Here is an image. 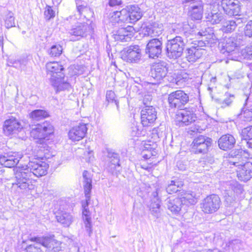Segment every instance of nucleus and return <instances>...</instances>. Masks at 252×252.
Wrapping results in <instances>:
<instances>
[{"mask_svg": "<svg viewBox=\"0 0 252 252\" xmlns=\"http://www.w3.org/2000/svg\"><path fill=\"white\" fill-rule=\"evenodd\" d=\"M32 242H36L35 246L41 245L46 248L47 252H59L61 250V243L55 239L53 237H34L30 238Z\"/></svg>", "mask_w": 252, "mask_h": 252, "instance_id": "nucleus-10", "label": "nucleus"}, {"mask_svg": "<svg viewBox=\"0 0 252 252\" xmlns=\"http://www.w3.org/2000/svg\"><path fill=\"white\" fill-rule=\"evenodd\" d=\"M163 43L161 39L154 38L149 40L146 44V53L150 58L156 59L161 55Z\"/></svg>", "mask_w": 252, "mask_h": 252, "instance_id": "nucleus-13", "label": "nucleus"}, {"mask_svg": "<svg viewBox=\"0 0 252 252\" xmlns=\"http://www.w3.org/2000/svg\"><path fill=\"white\" fill-rule=\"evenodd\" d=\"M201 56L200 50L196 47L192 46L187 49L186 56L187 61L189 62H195Z\"/></svg>", "mask_w": 252, "mask_h": 252, "instance_id": "nucleus-29", "label": "nucleus"}, {"mask_svg": "<svg viewBox=\"0 0 252 252\" xmlns=\"http://www.w3.org/2000/svg\"><path fill=\"white\" fill-rule=\"evenodd\" d=\"M220 206V197L216 193L207 195L200 204L201 211L205 214H211L217 212Z\"/></svg>", "mask_w": 252, "mask_h": 252, "instance_id": "nucleus-6", "label": "nucleus"}, {"mask_svg": "<svg viewBox=\"0 0 252 252\" xmlns=\"http://www.w3.org/2000/svg\"><path fill=\"white\" fill-rule=\"evenodd\" d=\"M185 47L184 39L181 37L176 36L166 43V54L170 58L177 59L183 54Z\"/></svg>", "mask_w": 252, "mask_h": 252, "instance_id": "nucleus-8", "label": "nucleus"}, {"mask_svg": "<svg viewBox=\"0 0 252 252\" xmlns=\"http://www.w3.org/2000/svg\"><path fill=\"white\" fill-rule=\"evenodd\" d=\"M161 33H162V32H161V31H159V32H157V35L158 36H159V35H160V34H161Z\"/></svg>", "mask_w": 252, "mask_h": 252, "instance_id": "nucleus-53", "label": "nucleus"}, {"mask_svg": "<svg viewBox=\"0 0 252 252\" xmlns=\"http://www.w3.org/2000/svg\"><path fill=\"white\" fill-rule=\"evenodd\" d=\"M181 193V196L174 198L173 200H170L168 203L169 210L175 214H179L184 203L187 202L191 204H194L197 201V198L195 197V193L193 192L189 193L185 190H183Z\"/></svg>", "mask_w": 252, "mask_h": 252, "instance_id": "nucleus-4", "label": "nucleus"}, {"mask_svg": "<svg viewBox=\"0 0 252 252\" xmlns=\"http://www.w3.org/2000/svg\"><path fill=\"white\" fill-rule=\"evenodd\" d=\"M244 33L245 36L252 37V22L245 26Z\"/></svg>", "mask_w": 252, "mask_h": 252, "instance_id": "nucleus-44", "label": "nucleus"}, {"mask_svg": "<svg viewBox=\"0 0 252 252\" xmlns=\"http://www.w3.org/2000/svg\"><path fill=\"white\" fill-rule=\"evenodd\" d=\"M204 11L203 4L194 5L189 9L188 14L191 20H200L203 18Z\"/></svg>", "mask_w": 252, "mask_h": 252, "instance_id": "nucleus-24", "label": "nucleus"}, {"mask_svg": "<svg viewBox=\"0 0 252 252\" xmlns=\"http://www.w3.org/2000/svg\"><path fill=\"white\" fill-rule=\"evenodd\" d=\"M161 133L158 128H154L147 139L141 141L140 150L142 158L139 161L141 168L148 170L159 163L156 149L160 141Z\"/></svg>", "mask_w": 252, "mask_h": 252, "instance_id": "nucleus-2", "label": "nucleus"}, {"mask_svg": "<svg viewBox=\"0 0 252 252\" xmlns=\"http://www.w3.org/2000/svg\"><path fill=\"white\" fill-rule=\"evenodd\" d=\"M5 26L9 29L15 26L14 17L13 14L11 12H7L4 18Z\"/></svg>", "mask_w": 252, "mask_h": 252, "instance_id": "nucleus-35", "label": "nucleus"}, {"mask_svg": "<svg viewBox=\"0 0 252 252\" xmlns=\"http://www.w3.org/2000/svg\"><path fill=\"white\" fill-rule=\"evenodd\" d=\"M63 52V48L59 44L54 45L49 50V54L51 57H59Z\"/></svg>", "mask_w": 252, "mask_h": 252, "instance_id": "nucleus-36", "label": "nucleus"}, {"mask_svg": "<svg viewBox=\"0 0 252 252\" xmlns=\"http://www.w3.org/2000/svg\"><path fill=\"white\" fill-rule=\"evenodd\" d=\"M236 24L234 21H230L229 23L226 24L224 27V30L225 32L228 33L234 31L236 28Z\"/></svg>", "mask_w": 252, "mask_h": 252, "instance_id": "nucleus-41", "label": "nucleus"}, {"mask_svg": "<svg viewBox=\"0 0 252 252\" xmlns=\"http://www.w3.org/2000/svg\"><path fill=\"white\" fill-rule=\"evenodd\" d=\"M63 79L64 77L58 78L50 82L51 84L55 88L57 92L67 90L70 88L69 84L63 81Z\"/></svg>", "mask_w": 252, "mask_h": 252, "instance_id": "nucleus-30", "label": "nucleus"}, {"mask_svg": "<svg viewBox=\"0 0 252 252\" xmlns=\"http://www.w3.org/2000/svg\"><path fill=\"white\" fill-rule=\"evenodd\" d=\"M77 7L79 14L85 18H87L89 17H92L94 14L93 11L87 6L81 5H78Z\"/></svg>", "mask_w": 252, "mask_h": 252, "instance_id": "nucleus-34", "label": "nucleus"}, {"mask_svg": "<svg viewBox=\"0 0 252 252\" xmlns=\"http://www.w3.org/2000/svg\"><path fill=\"white\" fill-rule=\"evenodd\" d=\"M106 98L109 102H114L118 109V101L116 99V95L114 92L112 91H108L106 92Z\"/></svg>", "mask_w": 252, "mask_h": 252, "instance_id": "nucleus-38", "label": "nucleus"}, {"mask_svg": "<svg viewBox=\"0 0 252 252\" xmlns=\"http://www.w3.org/2000/svg\"><path fill=\"white\" fill-rule=\"evenodd\" d=\"M212 141L211 137L204 135L195 136L191 143L190 150L195 154H206L212 146Z\"/></svg>", "mask_w": 252, "mask_h": 252, "instance_id": "nucleus-7", "label": "nucleus"}, {"mask_svg": "<svg viewBox=\"0 0 252 252\" xmlns=\"http://www.w3.org/2000/svg\"><path fill=\"white\" fill-rule=\"evenodd\" d=\"M57 220L65 227L69 226L73 221V216L66 212H61L56 215Z\"/></svg>", "mask_w": 252, "mask_h": 252, "instance_id": "nucleus-28", "label": "nucleus"}, {"mask_svg": "<svg viewBox=\"0 0 252 252\" xmlns=\"http://www.w3.org/2000/svg\"><path fill=\"white\" fill-rule=\"evenodd\" d=\"M127 16L129 22L134 23L141 18V10L137 5H131L127 10Z\"/></svg>", "mask_w": 252, "mask_h": 252, "instance_id": "nucleus-26", "label": "nucleus"}, {"mask_svg": "<svg viewBox=\"0 0 252 252\" xmlns=\"http://www.w3.org/2000/svg\"><path fill=\"white\" fill-rule=\"evenodd\" d=\"M159 207L160 205L158 203H152L151 206L150 208V211L152 214L154 216H157L159 212Z\"/></svg>", "mask_w": 252, "mask_h": 252, "instance_id": "nucleus-42", "label": "nucleus"}, {"mask_svg": "<svg viewBox=\"0 0 252 252\" xmlns=\"http://www.w3.org/2000/svg\"><path fill=\"white\" fill-rule=\"evenodd\" d=\"M158 112L153 106H146L140 112L141 124L143 127L153 126L157 119Z\"/></svg>", "mask_w": 252, "mask_h": 252, "instance_id": "nucleus-9", "label": "nucleus"}, {"mask_svg": "<svg viewBox=\"0 0 252 252\" xmlns=\"http://www.w3.org/2000/svg\"><path fill=\"white\" fill-rule=\"evenodd\" d=\"M190 100L189 94L183 90H176L169 94L167 102L170 109H180L184 107Z\"/></svg>", "mask_w": 252, "mask_h": 252, "instance_id": "nucleus-3", "label": "nucleus"}, {"mask_svg": "<svg viewBox=\"0 0 252 252\" xmlns=\"http://www.w3.org/2000/svg\"><path fill=\"white\" fill-rule=\"evenodd\" d=\"M9 63L14 67L17 68L21 70H25L26 66L27 64V60L25 58L19 60H10Z\"/></svg>", "mask_w": 252, "mask_h": 252, "instance_id": "nucleus-33", "label": "nucleus"}, {"mask_svg": "<svg viewBox=\"0 0 252 252\" xmlns=\"http://www.w3.org/2000/svg\"><path fill=\"white\" fill-rule=\"evenodd\" d=\"M197 117L194 108L185 107L179 109L174 116V122L179 126H188L195 123Z\"/></svg>", "mask_w": 252, "mask_h": 252, "instance_id": "nucleus-5", "label": "nucleus"}, {"mask_svg": "<svg viewBox=\"0 0 252 252\" xmlns=\"http://www.w3.org/2000/svg\"><path fill=\"white\" fill-rule=\"evenodd\" d=\"M44 16L47 20H49L55 16V11L51 6L47 5L44 11Z\"/></svg>", "mask_w": 252, "mask_h": 252, "instance_id": "nucleus-40", "label": "nucleus"}, {"mask_svg": "<svg viewBox=\"0 0 252 252\" xmlns=\"http://www.w3.org/2000/svg\"><path fill=\"white\" fill-rule=\"evenodd\" d=\"M23 127L18 120L12 118L4 122L3 129L6 135L10 136L17 134L22 129Z\"/></svg>", "mask_w": 252, "mask_h": 252, "instance_id": "nucleus-16", "label": "nucleus"}, {"mask_svg": "<svg viewBox=\"0 0 252 252\" xmlns=\"http://www.w3.org/2000/svg\"><path fill=\"white\" fill-rule=\"evenodd\" d=\"M49 116L48 113L45 110H35L32 111L30 114V118L33 121H40L43 119Z\"/></svg>", "mask_w": 252, "mask_h": 252, "instance_id": "nucleus-32", "label": "nucleus"}, {"mask_svg": "<svg viewBox=\"0 0 252 252\" xmlns=\"http://www.w3.org/2000/svg\"><path fill=\"white\" fill-rule=\"evenodd\" d=\"M167 71L166 66L161 63H157L153 65L151 70V75L154 79L159 81L166 76Z\"/></svg>", "mask_w": 252, "mask_h": 252, "instance_id": "nucleus-22", "label": "nucleus"}, {"mask_svg": "<svg viewBox=\"0 0 252 252\" xmlns=\"http://www.w3.org/2000/svg\"><path fill=\"white\" fill-rule=\"evenodd\" d=\"M184 186V181L181 178H175L170 181V184L166 188V191L169 194H174L180 191Z\"/></svg>", "mask_w": 252, "mask_h": 252, "instance_id": "nucleus-25", "label": "nucleus"}, {"mask_svg": "<svg viewBox=\"0 0 252 252\" xmlns=\"http://www.w3.org/2000/svg\"><path fill=\"white\" fill-rule=\"evenodd\" d=\"M84 156L87 162L92 161L94 158L92 151H88L86 153H85Z\"/></svg>", "mask_w": 252, "mask_h": 252, "instance_id": "nucleus-47", "label": "nucleus"}, {"mask_svg": "<svg viewBox=\"0 0 252 252\" xmlns=\"http://www.w3.org/2000/svg\"><path fill=\"white\" fill-rule=\"evenodd\" d=\"M87 129L85 124H80L70 130L68 132L69 138L72 141H78L85 137Z\"/></svg>", "mask_w": 252, "mask_h": 252, "instance_id": "nucleus-21", "label": "nucleus"}, {"mask_svg": "<svg viewBox=\"0 0 252 252\" xmlns=\"http://www.w3.org/2000/svg\"><path fill=\"white\" fill-rule=\"evenodd\" d=\"M236 142V139L233 135L226 134L221 135L220 137L218 143L221 150L228 151L234 148Z\"/></svg>", "mask_w": 252, "mask_h": 252, "instance_id": "nucleus-19", "label": "nucleus"}, {"mask_svg": "<svg viewBox=\"0 0 252 252\" xmlns=\"http://www.w3.org/2000/svg\"><path fill=\"white\" fill-rule=\"evenodd\" d=\"M121 1L120 0H110L109 5L111 6H113L121 4Z\"/></svg>", "mask_w": 252, "mask_h": 252, "instance_id": "nucleus-49", "label": "nucleus"}, {"mask_svg": "<svg viewBox=\"0 0 252 252\" xmlns=\"http://www.w3.org/2000/svg\"><path fill=\"white\" fill-rule=\"evenodd\" d=\"M22 158V155L13 152L4 153L0 156V164L6 167H13Z\"/></svg>", "mask_w": 252, "mask_h": 252, "instance_id": "nucleus-17", "label": "nucleus"}, {"mask_svg": "<svg viewBox=\"0 0 252 252\" xmlns=\"http://www.w3.org/2000/svg\"><path fill=\"white\" fill-rule=\"evenodd\" d=\"M207 19L212 24H216L221 21V16L219 13H216L208 15Z\"/></svg>", "mask_w": 252, "mask_h": 252, "instance_id": "nucleus-39", "label": "nucleus"}, {"mask_svg": "<svg viewBox=\"0 0 252 252\" xmlns=\"http://www.w3.org/2000/svg\"><path fill=\"white\" fill-rule=\"evenodd\" d=\"M121 32L120 31H119V34L117 36L116 38L117 40H120L121 41H123L125 39L126 35H120Z\"/></svg>", "mask_w": 252, "mask_h": 252, "instance_id": "nucleus-50", "label": "nucleus"}, {"mask_svg": "<svg viewBox=\"0 0 252 252\" xmlns=\"http://www.w3.org/2000/svg\"><path fill=\"white\" fill-rule=\"evenodd\" d=\"M90 201V199L88 200L87 198H86L85 201H82V202L83 207L82 218L86 230L88 232L89 235L92 233L91 212L88 208Z\"/></svg>", "mask_w": 252, "mask_h": 252, "instance_id": "nucleus-20", "label": "nucleus"}, {"mask_svg": "<svg viewBox=\"0 0 252 252\" xmlns=\"http://www.w3.org/2000/svg\"><path fill=\"white\" fill-rule=\"evenodd\" d=\"M207 252H215L213 250H211V249H209Z\"/></svg>", "mask_w": 252, "mask_h": 252, "instance_id": "nucleus-54", "label": "nucleus"}, {"mask_svg": "<svg viewBox=\"0 0 252 252\" xmlns=\"http://www.w3.org/2000/svg\"><path fill=\"white\" fill-rule=\"evenodd\" d=\"M127 28H128V29H127V37L131 38L133 36L134 33L135 32V30L133 27H130V26H128Z\"/></svg>", "mask_w": 252, "mask_h": 252, "instance_id": "nucleus-48", "label": "nucleus"}, {"mask_svg": "<svg viewBox=\"0 0 252 252\" xmlns=\"http://www.w3.org/2000/svg\"><path fill=\"white\" fill-rule=\"evenodd\" d=\"M46 67L47 74L50 76V82L58 78L64 77L63 73L62 72L64 68L59 62H53L48 63L46 64Z\"/></svg>", "mask_w": 252, "mask_h": 252, "instance_id": "nucleus-18", "label": "nucleus"}, {"mask_svg": "<svg viewBox=\"0 0 252 252\" xmlns=\"http://www.w3.org/2000/svg\"><path fill=\"white\" fill-rule=\"evenodd\" d=\"M229 163L237 167L236 172L240 181L246 182L252 177V163L251 162H246L243 164H239L237 162H230Z\"/></svg>", "mask_w": 252, "mask_h": 252, "instance_id": "nucleus-12", "label": "nucleus"}, {"mask_svg": "<svg viewBox=\"0 0 252 252\" xmlns=\"http://www.w3.org/2000/svg\"><path fill=\"white\" fill-rule=\"evenodd\" d=\"M220 6L225 14L228 16H235L241 15V5L238 0H221Z\"/></svg>", "mask_w": 252, "mask_h": 252, "instance_id": "nucleus-14", "label": "nucleus"}, {"mask_svg": "<svg viewBox=\"0 0 252 252\" xmlns=\"http://www.w3.org/2000/svg\"><path fill=\"white\" fill-rule=\"evenodd\" d=\"M54 127L49 122H45L42 124H37L32 127L31 136L34 139L42 140L48 135L52 134Z\"/></svg>", "mask_w": 252, "mask_h": 252, "instance_id": "nucleus-11", "label": "nucleus"}, {"mask_svg": "<svg viewBox=\"0 0 252 252\" xmlns=\"http://www.w3.org/2000/svg\"><path fill=\"white\" fill-rule=\"evenodd\" d=\"M48 165L44 161L35 159L27 165L18 166L13 169L16 181L13 184L22 192L33 189L32 176L41 177L46 175Z\"/></svg>", "mask_w": 252, "mask_h": 252, "instance_id": "nucleus-1", "label": "nucleus"}, {"mask_svg": "<svg viewBox=\"0 0 252 252\" xmlns=\"http://www.w3.org/2000/svg\"><path fill=\"white\" fill-rule=\"evenodd\" d=\"M141 57V50L138 46L128 47L127 51V58L130 62H136L140 60Z\"/></svg>", "mask_w": 252, "mask_h": 252, "instance_id": "nucleus-27", "label": "nucleus"}, {"mask_svg": "<svg viewBox=\"0 0 252 252\" xmlns=\"http://www.w3.org/2000/svg\"><path fill=\"white\" fill-rule=\"evenodd\" d=\"M83 187L86 198L88 200L91 198V192L92 189V176L90 173L84 171L83 173Z\"/></svg>", "mask_w": 252, "mask_h": 252, "instance_id": "nucleus-23", "label": "nucleus"}, {"mask_svg": "<svg viewBox=\"0 0 252 252\" xmlns=\"http://www.w3.org/2000/svg\"><path fill=\"white\" fill-rule=\"evenodd\" d=\"M200 130V128L199 127H195V129L193 130V131H199Z\"/></svg>", "mask_w": 252, "mask_h": 252, "instance_id": "nucleus-52", "label": "nucleus"}, {"mask_svg": "<svg viewBox=\"0 0 252 252\" xmlns=\"http://www.w3.org/2000/svg\"><path fill=\"white\" fill-rule=\"evenodd\" d=\"M243 117L244 121L251 122L252 121V111L247 109L243 113Z\"/></svg>", "mask_w": 252, "mask_h": 252, "instance_id": "nucleus-43", "label": "nucleus"}, {"mask_svg": "<svg viewBox=\"0 0 252 252\" xmlns=\"http://www.w3.org/2000/svg\"><path fill=\"white\" fill-rule=\"evenodd\" d=\"M241 135L242 139L246 141L248 147L252 149V126L243 128Z\"/></svg>", "mask_w": 252, "mask_h": 252, "instance_id": "nucleus-31", "label": "nucleus"}, {"mask_svg": "<svg viewBox=\"0 0 252 252\" xmlns=\"http://www.w3.org/2000/svg\"><path fill=\"white\" fill-rule=\"evenodd\" d=\"M107 157L109 158V161L112 163V164L116 166L117 165L119 166L120 164L119 159L118 157V155L112 152L108 151Z\"/></svg>", "mask_w": 252, "mask_h": 252, "instance_id": "nucleus-37", "label": "nucleus"}, {"mask_svg": "<svg viewBox=\"0 0 252 252\" xmlns=\"http://www.w3.org/2000/svg\"><path fill=\"white\" fill-rule=\"evenodd\" d=\"M92 21L88 20V23H77L73 25L69 31V34L75 37H83L90 34L93 27L91 25Z\"/></svg>", "mask_w": 252, "mask_h": 252, "instance_id": "nucleus-15", "label": "nucleus"}, {"mask_svg": "<svg viewBox=\"0 0 252 252\" xmlns=\"http://www.w3.org/2000/svg\"><path fill=\"white\" fill-rule=\"evenodd\" d=\"M26 252H43L40 248L38 247L37 245H30L28 246L26 249Z\"/></svg>", "mask_w": 252, "mask_h": 252, "instance_id": "nucleus-45", "label": "nucleus"}, {"mask_svg": "<svg viewBox=\"0 0 252 252\" xmlns=\"http://www.w3.org/2000/svg\"><path fill=\"white\" fill-rule=\"evenodd\" d=\"M114 13L115 17H118L119 18L122 17V18L120 19V20H124V18H123V17H124L126 15V10L123 9L120 11H116L114 12Z\"/></svg>", "mask_w": 252, "mask_h": 252, "instance_id": "nucleus-46", "label": "nucleus"}, {"mask_svg": "<svg viewBox=\"0 0 252 252\" xmlns=\"http://www.w3.org/2000/svg\"><path fill=\"white\" fill-rule=\"evenodd\" d=\"M201 0H185L186 3H194L195 2L201 1Z\"/></svg>", "mask_w": 252, "mask_h": 252, "instance_id": "nucleus-51", "label": "nucleus"}, {"mask_svg": "<svg viewBox=\"0 0 252 252\" xmlns=\"http://www.w3.org/2000/svg\"><path fill=\"white\" fill-rule=\"evenodd\" d=\"M77 252H84L81 251H80V249H79V248H78V249Z\"/></svg>", "mask_w": 252, "mask_h": 252, "instance_id": "nucleus-55", "label": "nucleus"}]
</instances>
